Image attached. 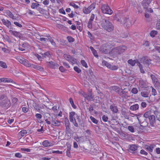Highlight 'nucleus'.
<instances>
[{
    "instance_id": "f257e3e1",
    "label": "nucleus",
    "mask_w": 160,
    "mask_h": 160,
    "mask_svg": "<svg viewBox=\"0 0 160 160\" xmlns=\"http://www.w3.org/2000/svg\"><path fill=\"white\" fill-rule=\"evenodd\" d=\"M69 119L70 122H72L74 126L78 127L79 123L82 122V117L79 115L76 114L74 112H72L69 113Z\"/></svg>"
},
{
    "instance_id": "f03ea898",
    "label": "nucleus",
    "mask_w": 160,
    "mask_h": 160,
    "mask_svg": "<svg viewBox=\"0 0 160 160\" xmlns=\"http://www.w3.org/2000/svg\"><path fill=\"white\" fill-rule=\"evenodd\" d=\"M101 27L108 32L112 31L114 29L113 24L108 20L103 19L100 22Z\"/></svg>"
},
{
    "instance_id": "7ed1b4c3",
    "label": "nucleus",
    "mask_w": 160,
    "mask_h": 160,
    "mask_svg": "<svg viewBox=\"0 0 160 160\" xmlns=\"http://www.w3.org/2000/svg\"><path fill=\"white\" fill-rule=\"evenodd\" d=\"M114 45V43L111 41H108L106 43L103 44L100 48V50L105 53L110 52L111 49Z\"/></svg>"
},
{
    "instance_id": "20e7f679",
    "label": "nucleus",
    "mask_w": 160,
    "mask_h": 160,
    "mask_svg": "<svg viewBox=\"0 0 160 160\" xmlns=\"http://www.w3.org/2000/svg\"><path fill=\"white\" fill-rule=\"evenodd\" d=\"M17 59L20 63L23 64L25 66L28 67H31L33 68L36 69L38 65L34 64H31L28 60L21 57H18Z\"/></svg>"
},
{
    "instance_id": "39448f33",
    "label": "nucleus",
    "mask_w": 160,
    "mask_h": 160,
    "mask_svg": "<svg viewBox=\"0 0 160 160\" xmlns=\"http://www.w3.org/2000/svg\"><path fill=\"white\" fill-rule=\"evenodd\" d=\"M127 49V47L124 46H119L112 49V52L114 55H118L123 53Z\"/></svg>"
},
{
    "instance_id": "423d86ee",
    "label": "nucleus",
    "mask_w": 160,
    "mask_h": 160,
    "mask_svg": "<svg viewBox=\"0 0 160 160\" xmlns=\"http://www.w3.org/2000/svg\"><path fill=\"white\" fill-rule=\"evenodd\" d=\"M101 9L102 13L104 14L111 15L113 13L112 10L107 4H102Z\"/></svg>"
},
{
    "instance_id": "0eeeda50",
    "label": "nucleus",
    "mask_w": 160,
    "mask_h": 160,
    "mask_svg": "<svg viewBox=\"0 0 160 160\" xmlns=\"http://www.w3.org/2000/svg\"><path fill=\"white\" fill-rule=\"evenodd\" d=\"M96 5V3L94 2L88 7H84L82 8L83 12L85 14H89L92 10L95 9Z\"/></svg>"
},
{
    "instance_id": "6e6552de",
    "label": "nucleus",
    "mask_w": 160,
    "mask_h": 160,
    "mask_svg": "<svg viewBox=\"0 0 160 160\" xmlns=\"http://www.w3.org/2000/svg\"><path fill=\"white\" fill-rule=\"evenodd\" d=\"M64 58L70 63H71L72 65L77 63V60L75 58L72 57L70 55L64 54L63 55Z\"/></svg>"
},
{
    "instance_id": "1a4fd4ad",
    "label": "nucleus",
    "mask_w": 160,
    "mask_h": 160,
    "mask_svg": "<svg viewBox=\"0 0 160 160\" xmlns=\"http://www.w3.org/2000/svg\"><path fill=\"white\" fill-rule=\"evenodd\" d=\"M121 91H118V94L122 98H127L129 97L128 91L125 90V88L122 89L121 88Z\"/></svg>"
},
{
    "instance_id": "9d476101",
    "label": "nucleus",
    "mask_w": 160,
    "mask_h": 160,
    "mask_svg": "<svg viewBox=\"0 0 160 160\" xmlns=\"http://www.w3.org/2000/svg\"><path fill=\"white\" fill-rule=\"evenodd\" d=\"M4 13H5L6 15V16L12 19L13 20H16V18L12 14V13L9 10H4Z\"/></svg>"
},
{
    "instance_id": "9b49d317",
    "label": "nucleus",
    "mask_w": 160,
    "mask_h": 160,
    "mask_svg": "<svg viewBox=\"0 0 160 160\" xmlns=\"http://www.w3.org/2000/svg\"><path fill=\"white\" fill-rule=\"evenodd\" d=\"M140 61L141 62H143L144 64H148L150 63L151 60L148 59V57L147 56H144L141 58Z\"/></svg>"
},
{
    "instance_id": "f8f14e48",
    "label": "nucleus",
    "mask_w": 160,
    "mask_h": 160,
    "mask_svg": "<svg viewBox=\"0 0 160 160\" xmlns=\"http://www.w3.org/2000/svg\"><path fill=\"white\" fill-rule=\"evenodd\" d=\"M152 0H143L142 2V4L144 8H147L149 6V5Z\"/></svg>"
},
{
    "instance_id": "ddd939ff",
    "label": "nucleus",
    "mask_w": 160,
    "mask_h": 160,
    "mask_svg": "<svg viewBox=\"0 0 160 160\" xmlns=\"http://www.w3.org/2000/svg\"><path fill=\"white\" fill-rule=\"evenodd\" d=\"M47 63L49 64L48 65L49 67L55 69L58 68L59 67V65L58 63H55L52 61L47 62Z\"/></svg>"
},
{
    "instance_id": "4468645a",
    "label": "nucleus",
    "mask_w": 160,
    "mask_h": 160,
    "mask_svg": "<svg viewBox=\"0 0 160 160\" xmlns=\"http://www.w3.org/2000/svg\"><path fill=\"white\" fill-rule=\"evenodd\" d=\"M110 108L114 113H117L118 111L117 106L114 104L110 105Z\"/></svg>"
},
{
    "instance_id": "2eb2a0df",
    "label": "nucleus",
    "mask_w": 160,
    "mask_h": 160,
    "mask_svg": "<svg viewBox=\"0 0 160 160\" xmlns=\"http://www.w3.org/2000/svg\"><path fill=\"white\" fill-rule=\"evenodd\" d=\"M66 146L67 147L66 150V155L68 157H71L70 151L71 150V144L67 143Z\"/></svg>"
},
{
    "instance_id": "dca6fc26",
    "label": "nucleus",
    "mask_w": 160,
    "mask_h": 160,
    "mask_svg": "<svg viewBox=\"0 0 160 160\" xmlns=\"http://www.w3.org/2000/svg\"><path fill=\"white\" fill-rule=\"evenodd\" d=\"M13 82V80L11 78H0V82L9 83L12 82Z\"/></svg>"
},
{
    "instance_id": "f3484780",
    "label": "nucleus",
    "mask_w": 160,
    "mask_h": 160,
    "mask_svg": "<svg viewBox=\"0 0 160 160\" xmlns=\"http://www.w3.org/2000/svg\"><path fill=\"white\" fill-rule=\"evenodd\" d=\"M82 95L84 97L89 101L92 100L93 98V96L91 94H87L84 92Z\"/></svg>"
},
{
    "instance_id": "a211bd4d",
    "label": "nucleus",
    "mask_w": 160,
    "mask_h": 160,
    "mask_svg": "<svg viewBox=\"0 0 160 160\" xmlns=\"http://www.w3.org/2000/svg\"><path fill=\"white\" fill-rule=\"evenodd\" d=\"M52 125L54 126H58L60 125L61 122L60 121H58L54 118H52L51 121Z\"/></svg>"
},
{
    "instance_id": "6ab92c4d",
    "label": "nucleus",
    "mask_w": 160,
    "mask_h": 160,
    "mask_svg": "<svg viewBox=\"0 0 160 160\" xmlns=\"http://www.w3.org/2000/svg\"><path fill=\"white\" fill-rule=\"evenodd\" d=\"M1 21L3 24L8 28H9L11 25V22L8 19L6 20L4 19H2L1 20Z\"/></svg>"
},
{
    "instance_id": "aec40b11",
    "label": "nucleus",
    "mask_w": 160,
    "mask_h": 160,
    "mask_svg": "<svg viewBox=\"0 0 160 160\" xmlns=\"http://www.w3.org/2000/svg\"><path fill=\"white\" fill-rule=\"evenodd\" d=\"M42 145L45 147H50L52 146V143L49 142L48 140H45L42 143Z\"/></svg>"
},
{
    "instance_id": "412c9836",
    "label": "nucleus",
    "mask_w": 160,
    "mask_h": 160,
    "mask_svg": "<svg viewBox=\"0 0 160 160\" xmlns=\"http://www.w3.org/2000/svg\"><path fill=\"white\" fill-rule=\"evenodd\" d=\"M9 32L12 34L16 37H20L21 36V34L19 32L16 31H13L12 30H10Z\"/></svg>"
},
{
    "instance_id": "4be33fe9",
    "label": "nucleus",
    "mask_w": 160,
    "mask_h": 160,
    "mask_svg": "<svg viewBox=\"0 0 160 160\" xmlns=\"http://www.w3.org/2000/svg\"><path fill=\"white\" fill-rule=\"evenodd\" d=\"M139 107V105L138 104H136L131 106L130 109L132 111H136L138 109Z\"/></svg>"
},
{
    "instance_id": "5701e85b",
    "label": "nucleus",
    "mask_w": 160,
    "mask_h": 160,
    "mask_svg": "<svg viewBox=\"0 0 160 160\" xmlns=\"http://www.w3.org/2000/svg\"><path fill=\"white\" fill-rule=\"evenodd\" d=\"M138 149V146L135 144L130 145L129 147V150L131 151H135Z\"/></svg>"
},
{
    "instance_id": "b1692460",
    "label": "nucleus",
    "mask_w": 160,
    "mask_h": 160,
    "mask_svg": "<svg viewBox=\"0 0 160 160\" xmlns=\"http://www.w3.org/2000/svg\"><path fill=\"white\" fill-rule=\"evenodd\" d=\"M128 63L130 64L133 67L135 66L136 63V60L132 59H130L128 61Z\"/></svg>"
},
{
    "instance_id": "393cba45",
    "label": "nucleus",
    "mask_w": 160,
    "mask_h": 160,
    "mask_svg": "<svg viewBox=\"0 0 160 160\" xmlns=\"http://www.w3.org/2000/svg\"><path fill=\"white\" fill-rule=\"evenodd\" d=\"M150 77L152 82L154 84H156L158 83V79L155 75L151 74L150 75Z\"/></svg>"
},
{
    "instance_id": "a878e982",
    "label": "nucleus",
    "mask_w": 160,
    "mask_h": 160,
    "mask_svg": "<svg viewBox=\"0 0 160 160\" xmlns=\"http://www.w3.org/2000/svg\"><path fill=\"white\" fill-rule=\"evenodd\" d=\"M90 48L92 52V53L94 56L98 58V56L96 51L95 50L94 48L92 46L90 47Z\"/></svg>"
},
{
    "instance_id": "bb28decb",
    "label": "nucleus",
    "mask_w": 160,
    "mask_h": 160,
    "mask_svg": "<svg viewBox=\"0 0 160 160\" xmlns=\"http://www.w3.org/2000/svg\"><path fill=\"white\" fill-rule=\"evenodd\" d=\"M47 37L48 38V39L49 40V41L51 42V44L53 46L56 47V44L52 38L49 36H47Z\"/></svg>"
},
{
    "instance_id": "cd10ccee",
    "label": "nucleus",
    "mask_w": 160,
    "mask_h": 160,
    "mask_svg": "<svg viewBox=\"0 0 160 160\" xmlns=\"http://www.w3.org/2000/svg\"><path fill=\"white\" fill-rule=\"evenodd\" d=\"M121 88H120L118 86H113L112 87V89L113 90L115 91L116 92H117L118 93V91H121Z\"/></svg>"
},
{
    "instance_id": "c85d7f7f",
    "label": "nucleus",
    "mask_w": 160,
    "mask_h": 160,
    "mask_svg": "<svg viewBox=\"0 0 160 160\" xmlns=\"http://www.w3.org/2000/svg\"><path fill=\"white\" fill-rule=\"evenodd\" d=\"M69 101L72 108L74 109H76L77 106L74 104L73 99L71 98H69Z\"/></svg>"
},
{
    "instance_id": "c756f323",
    "label": "nucleus",
    "mask_w": 160,
    "mask_h": 160,
    "mask_svg": "<svg viewBox=\"0 0 160 160\" xmlns=\"http://www.w3.org/2000/svg\"><path fill=\"white\" fill-rule=\"evenodd\" d=\"M158 32L156 30H152L150 33V36L152 37H154L157 34Z\"/></svg>"
},
{
    "instance_id": "7c9ffc66",
    "label": "nucleus",
    "mask_w": 160,
    "mask_h": 160,
    "mask_svg": "<svg viewBox=\"0 0 160 160\" xmlns=\"http://www.w3.org/2000/svg\"><path fill=\"white\" fill-rule=\"evenodd\" d=\"M148 118L150 122H151L152 123L154 122L155 119V116L152 114Z\"/></svg>"
},
{
    "instance_id": "2f4dec72",
    "label": "nucleus",
    "mask_w": 160,
    "mask_h": 160,
    "mask_svg": "<svg viewBox=\"0 0 160 160\" xmlns=\"http://www.w3.org/2000/svg\"><path fill=\"white\" fill-rule=\"evenodd\" d=\"M145 147L146 149H147L150 152H152L153 151V149L154 147L152 145L150 146L147 145L145 146Z\"/></svg>"
},
{
    "instance_id": "473e14b6",
    "label": "nucleus",
    "mask_w": 160,
    "mask_h": 160,
    "mask_svg": "<svg viewBox=\"0 0 160 160\" xmlns=\"http://www.w3.org/2000/svg\"><path fill=\"white\" fill-rule=\"evenodd\" d=\"M27 133V132L26 130H22L19 132L18 134L21 135V137H23L25 136Z\"/></svg>"
},
{
    "instance_id": "72a5a7b5",
    "label": "nucleus",
    "mask_w": 160,
    "mask_h": 160,
    "mask_svg": "<svg viewBox=\"0 0 160 160\" xmlns=\"http://www.w3.org/2000/svg\"><path fill=\"white\" fill-rule=\"evenodd\" d=\"M40 4L38 3H32L31 5V8L33 9H35V8H37L40 6Z\"/></svg>"
},
{
    "instance_id": "f704fd0d",
    "label": "nucleus",
    "mask_w": 160,
    "mask_h": 160,
    "mask_svg": "<svg viewBox=\"0 0 160 160\" xmlns=\"http://www.w3.org/2000/svg\"><path fill=\"white\" fill-rule=\"evenodd\" d=\"M54 112V113L53 114L54 115H57L58 110L57 109V107L56 106H53L52 108L51 109Z\"/></svg>"
},
{
    "instance_id": "c9c22d12",
    "label": "nucleus",
    "mask_w": 160,
    "mask_h": 160,
    "mask_svg": "<svg viewBox=\"0 0 160 160\" xmlns=\"http://www.w3.org/2000/svg\"><path fill=\"white\" fill-rule=\"evenodd\" d=\"M108 68L112 70H116L118 68V67L117 66H113L110 64V65H109Z\"/></svg>"
},
{
    "instance_id": "e433bc0d",
    "label": "nucleus",
    "mask_w": 160,
    "mask_h": 160,
    "mask_svg": "<svg viewBox=\"0 0 160 160\" xmlns=\"http://www.w3.org/2000/svg\"><path fill=\"white\" fill-rule=\"evenodd\" d=\"M42 57L44 58H46L47 57L50 58L51 57V55L50 53L49 52H47L45 53H44L43 54H42Z\"/></svg>"
},
{
    "instance_id": "4c0bfd02",
    "label": "nucleus",
    "mask_w": 160,
    "mask_h": 160,
    "mask_svg": "<svg viewBox=\"0 0 160 160\" xmlns=\"http://www.w3.org/2000/svg\"><path fill=\"white\" fill-rule=\"evenodd\" d=\"M0 66L3 68H7L8 67L6 63L2 61H0Z\"/></svg>"
},
{
    "instance_id": "58836bf2",
    "label": "nucleus",
    "mask_w": 160,
    "mask_h": 160,
    "mask_svg": "<svg viewBox=\"0 0 160 160\" xmlns=\"http://www.w3.org/2000/svg\"><path fill=\"white\" fill-rule=\"evenodd\" d=\"M151 115V111H148L145 113L144 115V117L146 118H148Z\"/></svg>"
},
{
    "instance_id": "ea45409f",
    "label": "nucleus",
    "mask_w": 160,
    "mask_h": 160,
    "mask_svg": "<svg viewBox=\"0 0 160 160\" xmlns=\"http://www.w3.org/2000/svg\"><path fill=\"white\" fill-rule=\"evenodd\" d=\"M141 95L143 97L147 98L148 97V93L147 92H142L141 93Z\"/></svg>"
},
{
    "instance_id": "a19ab883",
    "label": "nucleus",
    "mask_w": 160,
    "mask_h": 160,
    "mask_svg": "<svg viewBox=\"0 0 160 160\" xmlns=\"http://www.w3.org/2000/svg\"><path fill=\"white\" fill-rule=\"evenodd\" d=\"M90 118L93 123L97 124L98 123V121L93 117L91 116L90 117Z\"/></svg>"
},
{
    "instance_id": "79ce46f5",
    "label": "nucleus",
    "mask_w": 160,
    "mask_h": 160,
    "mask_svg": "<svg viewBox=\"0 0 160 160\" xmlns=\"http://www.w3.org/2000/svg\"><path fill=\"white\" fill-rule=\"evenodd\" d=\"M67 38L69 42H72L74 41V39L70 36H68L67 37Z\"/></svg>"
},
{
    "instance_id": "37998d69",
    "label": "nucleus",
    "mask_w": 160,
    "mask_h": 160,
    "mask_svg": "<svg viewBox=\"0 0 160 160\" xmlns=\"http://www.w3.org/2000/svg\"><path fill=\"white\" fill-rule=\"evenodd\" d=\"M27 45H28L27 43H24L22 45V47H20L19 48V49L21 51H25L26 49V48H25V46H26Z\"/></svg>"
},
{
    "instance_id": "c03bdc74",
    "label": "nucleus",
    "mask_w": 160,
    "mask_h": 160,
    "mask_svg": "<svg viewBox=\"0 0 160 160\" xmlns=\"http://www.w3.org/2000/svg\"><path fill=\"white\" fill-rule=\"evenodd\" d=\"M81 63L83 66L85 67L86 68H88V65L85 61L84 60H82L81 61Z\"/></svg>"
},
{
    "instance_id": "a18cd8bd",
    "label": "nucleus",
    "mask_w": 160,
    "mask_h": 160,
    "mask_svg": "<svg viewBox=\"0 0 160 160\" xmlns=\"http://www.w3.org/2000/svg\"><path fill=\"white\" fill-rule=\"evenodd\" d=\"M73 69L78 73H80L81 72V70L77 66H75L74 67Z\"/></svg>"
},
{
    "instance_id": "49530a36",
    "label": "nucleus",
    "mask_w": 160,
    "mask_h": 160,
    "mask_svg": "<svg viewBox=\"0 0 160 160\" xmlns=\"http://www.w3.org/2000/svg\"><path fill=\"white\" fill-rule=\"evenodd\" d=\"M156 28L157 29L160 30V19L157 21Z\"/></svg>"
},
{
    "instance_id": "de8ad7c7",
    "label": "nucleus",
    "mask_w": 160,
    "mask_h": 160,
    "mask_svg": "<svg viewBox=\"0 0 160 160\" xmlns=\"http://www.w3.org/2000/svg\"><path fill=\"white\" fill-rule=\"evenodd\" d=\"M70 5L71 6L73 7L75 9H78L79 8L78 5L73 2L70 3Z\"/></svg>"
},
{
    "instance_id": "09e8293b",
    "label": "nucleus",
    "mask_w": 160,
    "mask_h": 160,
    "mask_svg": "<svg viewBox=\"0 0 160 160\" xmlns=\"http://www.w3.org/2000/svg\"><path fill=\"white\" fill-rule=\"evenodd\" d=\"M138 92L137 89L135 88H133L131 90V92L133 94H136Z\"/></svg>"
},
{
    "instance_id": "8fccbe9b",
    "label": "nucleus",
    "mask_w": 160,
    "mask_h": 160,
    "mask_svg": "<svg viewBox=\"0 0 160 160\" xmlns=\"http://www.w3.org/2000/svg\"><path fill=\"white\" fill-rule=\"evenodd\" d=\"M102 64L103 65L106 66L108 68L109 65H110V64L104 60H103L102 61Z\"/></svg>"
},
{
    "instance_id": "3c124183",
    "label": "nucleus",
    "mask_w": 160,
    "mask_h": 160,
    "mask_svg": "<svg viewBox=\"0 0 160 160\" xmlns=\"http://www.w3.org/2000/svg\"><path fill=\"white\" fill-rule=\"evenodd\" d=\"M128 129L132 132H134V128L132 126H129L128 127Z\"/></svg>"
},
{
    "instance_id": "603ef678",
    "label": "nucleus",
    "mask_w": 160,
    "mask_h": 160,
    "mask_svg": "<svg viewBox=\"0 0 160 160\" xmlns=\"http://www.w3.org/2000/svg\"><path fill=\"white\" fill-rule=\"evenodd\" d=\"M102 118L103 121L104 122H107L108 119V117L105 115H104L102 116Z\"/></svg>"
},
{
    "instance_id": "864d4df0",
    "label": "nucleus",
    "mask_w": 160,
    "mask_h": 160,
    "mask_svg": "<svg viewBox=\"0 0 160 160\" xmlns=\"http://www.w3.org/2000/svg\"><path fill=\"white\" fill-rule=\"evenodd\" d=\"M95 18V15L94 14L92 13L91 14L90 18V19H89V21L92 22L93 21L94 19Z\"/></svg>"
},
{
    "instance_id": "5fc2aeb1",
    "label": "nucleus",
    "mask_w": 160,
    "mask_h": 160,
    "mask_svg": "<svg viewBox=\"0 0 160 160\" xmlns=\"http://www.w3.org/2000/svg\"><path fill=\"white\" fill-rule=\"evenodd\" d=\"M92 22H91L89 21L87 25V26L88 28L91 29L92 28Z\"/></svg>"
},
{
    "instance_id": "6e6d98bb",
    "label": "nucleus",
    "mask_w": 160,
    "mask_h": 160,
    "mask_svg": "<svg viewBox=\"0 0 160 160\" xmlns=\"http://www.w3.org/2000/svg\"><path fill=\"white\" fill-rule=\"evenodd\" d=\"M35 117L38 120V119H41L42 117V115L38 113L36 114Z\"/></svg>"
},
{
    "instance_id": "4d7b16f0",
    "label": "nucleus",
    "mask_w": 160,
    "mask_h": 160,
    "mask_svg": "<svg viewBox=\"0 0 160 160\" xmlns=\"http://www.w3.org/2000/svg\"><path fill=\"white\" fill-rule=\"evenodd\" d=\"M152 94L153 96H155L157 94V92L156 90L152 87Z\"/></svg>"
},
{
    "instance_id": "13d9d810",
    "label": "nucleus",
    "mask_w": 160,
    "mask_h": 160,
    "mask_svg": "<svg viewBox=\"0 0 160 160\" xmlns=\"http://www.w3.org/2000/svg\"><path fill=\"white\" fill-rule=\"evenodd\" d=\"M63 64L67 68H70V66L69 65V64L67 62H63Z\"/></svg>"
},
{
    "instance_id": "bf43d9fd",
    "label": "nucleus",
    "mask_w": 160,
    "mask_h": 160,
    "mask_svg": "<svg viewBox=\"0 0 160 160\" xmlns=\"http://www.w3.org/2000/svg\"><path fill=\"white\" fill-rule=\"evenodd\" d=\"M21 150L27 152H30L31 151V149L28 148H22Z\"/></svg>"
},
{
    "instance_id": "052dcab7",
    "label": "nucleus",
    "mask_w": 160,
    "mask_h": 160,
    "mask_svg": "<svg viewBox=\"0 0 160 160\" xmlns=\"http://www.w3.org/2000/svg\"><path fill=\"white\" fill-rule=\"evenodd\" d=\"M15 156L18 158H21L22 157V155L20 153H16L15 154Z\"/></svg>"
},
{
    "instance_id": "680f3d73",
    "label": "nucleus",
    "mask_w": 160,
    "mask_h": 160,
    "mask_svg": "<svg viewBox=\"0 0 160 160\" xmlns=\"http://www.w3.org/2000/svg\"><path fill=\"white\" fill-rule=\"evenodd\" d=\"M14 23L15 24L16 26L20 27L21 28L22 27V25L21 24L19 23V22H14Z\"/></svg>"
},
{
    "instance_id": "e2e57ef3",
    "label": "nucleus",
    "mask_w": 160,
    "mask_h": 160,
    "mask_svg": "<svg viewBox=\"0 0 160 160\" xmlns=\"http://www.w3.org/2000/svg\"><path fill=\"white\" fill-rule=\"evenodd\" d=\"M140 152V153L142 154H143L146 155L148 154V153L143 149L141 150Z\"/></svg>"
},
{
    "instance_id": "0e129e2a",
    "label": "nucleus",
    "mask_w": 160,
    "mask_h": 160,
    "mask_svg": "<svg viewBox=\"0 0 160 160\" xmlns=\"http://www.w3.org/2000/svg\"><path fill=\"white\" fill-rule=\"evenodd\" d=\"M59 12L60 13L64 15H65L66 14L63 8L60 9L59 10Z\"/></svg>"
},
{
    "instance_id": "69168bd1",
    "label": "nucleus",
    "mask_w": 160,
    "mask_h": 160,
    "mask_svg": "<svg viewBox=\"0 0 160 160\" xmlns=\"http://www.w3.org/2000/svg\"><path fill=\"white\" fill-rule=\"evenodd\" d=\"M59 70L62 72H64L65 71V69L62 66H61L59 67Z\"/></svg>"
},
{
    "instance_id": "338daca9",
    "label": "nucleus",
    "mask_w": 160,
    "mask_h": 160,
    "mask_svg": "<svg viewBox=\"0 0 160 160\" xmlns=\"http://www.w3.org/2000/svg\"><path fill=\"white\" fill-rule=\"evenodd\" d=\"M49 0H45L43 2V3L45 5H48L49 3Z\"/></svg>"
},
{
    "instance_id": "774afa93",
    "label": "nucleus",
    "mask_w": 160,
    "mask_h": 160,
    "mask_svg": "<svg viewBox=\"0 0 160 160\" xmlns=\"http://www.w3.org/2000/svg\"><path fill=\"white\" fill-rule=\"evenodd\" d=\"M155 49L158 52L160 53V47L156 46L155 47Z\"/></svg>"
}]
</instances>
